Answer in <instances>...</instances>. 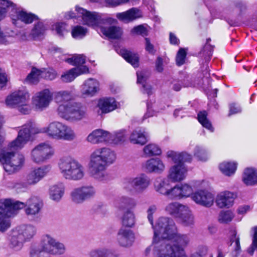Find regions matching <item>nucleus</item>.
<instances>
[{"label":"nucleus","mask_w":257,"mask_h":257,"mask_svg":"<svg viewBox=\"0 0 257 257\" xmlns=\"http://www.w3.org/2000/svg\"><path fill=\"white\" fill-rule=\"evenodd\" d=\"M39 133H45L49 138L56 140L72 141L76 138L70 126L59 121H53L47 126L39 128L34 122L29 121L22 126L17 138L10 144L11 150L21 149L31 140L32 135Z\"/></svg>","instance_id":"obj_1"},{"label":"nucleus","mask_w":257,"mask_h":257,"mask_svg":"<svg viewBox=\"0 0 257 257\" xmlns=\"http://www.w3.org/2000/svg\"><path fill=\"white\" fill-rule=\"evenodd\" d=\"M116 159L115 152L106 147L94 150L89 159L88 169L90 176L98 181H107L109 179L107 168L114 163Z\"/></svg>","instance_id":"obj_2"},{"label":"nucleus","mask_w":257,"mask_h":257,"mask_svg":"<svg viewBox=\"0 0 257 257\" xmlns=\"http://www.w3.org/2000/svg\"><path fill=\"white\" fill-rule=\"evenodd\" d=\"M72 93L68 91H60L55 94V100L59 104V115L67 120H80L86 116V109L80 103L72 100Z\"/></svg>","instance_id":"obj_3"},{"label":"nucleus","mask_w":257,"mask_h":257,"mask_svg":"<svg viewBox=\"0 0 257 257\" xmlns=\"http://www.w3.org/2000/svg\"><path fill=\"white\" fill-rule=\"evenodd\" d=\"M58 167L62 176L67 180L79 181L85 175L84 166L74 158L67 156L61 158Z\"/></svg>","instance_id":"obj_4"},{"label":"nucleus","mask_w":257,"mask_h":257,"mask_svg":"<svg viewBox=\"0 0 257 257\" xmlns=\"http://www.w3.org/2000/svg\"><path fill=\"white\" fill-rule=\"evenodd\" d=\"M36 227L32 225H22L11 230L9 236V247L19 251L26 242L31 240L36 233Z\"/></svg>","instance_id":"obj_5"},{"label":"nucleus","mask_w":257,"mask_h":257,"mask_svg":"<svg viewBox=\"0 0 257 257\" xmlns=\"http://www.w3.org/2000/svg\"><path fill=\"white\" fill-rule=\"evenodd\" d=\"M150 184V177L144 173L135 177H125L122 181L123 190L132 195L142 194L149 188Z\"/></svg>","instance_id":"obj_6"},{"label":"nucleus","mask_w":257,"mask_h":257,"mask_svg":"<svg viewBox=\"0 0 257 257\" xmlns=\"http://www.w3.org/2000/svg\"><path fill=\"white\" fill-rule=\"evenodd\" d=\"M136 200L132 197L123 195L118 200L116 208L119 210H123L126 206L130 208L125 209L120 216L121 225L127 228H133L136 224V216L134 212L131 210L137 206Z\"/></svg>","instance_id":"obj_7"},{"label":"nucleus","mask_w":257,"mask_h":257,"mask_svg":"<svg viewBox=\"0 0 257 257\" xmlns=\"http://www.w3.org/2000/svg\"><path fill=\"white\" fill-rule=\"evenodd\" d=\"M5 102L8 106L16 108L22 114H28L31 110L30 94L26 89L13 92L7 96Z\"/></svg>","instance_id":"obj_8"},{"label":"nucleus","mask_w":257,"mask_h":257,"mask_svg":"<svg viewBox=\"0 0 257 257\" xmlns=\"http://www.w3.org/2000/svg\"><path fill=\"white\" fill-rule=\"evenodd\" d=\"M154 230V237L158 239L169 240L177 231V226L173 220L168 217H161L151 224Z\"/></svg>","instance_id":"obj_9"},{"label":"nucleus","mask_w":257,"mask_h":257,"mask_svg":"<svg viewBox=\"0 0 257 257\" xmlns=\"http://www.w3.org/2000/svg\"><path fill=\"white\" fill-rule=\"evenodd\" d=\"M190 236L188 234H181L178 232V229L174 236L165 240V243L171 248L169 257H188L184 248L190 242Z\"/></svg>","instance_id":"obj_10"},{"label":"nucleus","mask_w":257,"mask_h":257,"mask_svg":"<svg viewBox=\"0 0 257 257\" xmlns=\"http://www.w3.org/2000/svg\"><path fill=\"white\" fill-rule=\"evenodd\" d=\"M23 206L22 203L13 205V200L6 199L0 200V231H6L10 227L11 223L8 218L16 214V209Z\"/></svg>","instance_id":"obj_11"},{"label":"nucleus","mask_w":257,"mask_h":257,"mask_svg":"<svg viewBox=\"0 0 257 257\" xmlns=\"http://www.w3.org/2000/svg\"><path fill=\"white\" fill-rule=\"evenodd\" d=\"M55 153L53 147L48 143H41L31 151V158L37 164H41L51 158Z\"/></svg>","instance_id":"obj_12"},{"label":"nucleus","mask_w":257,"mask_h":257,"mask_svg":"<svg viewBox=\"0 0 257 257\" xmlns=\"http://www.w3.org/2000/svg\"><path fill=\"white\" fill-rule=\"evenodd\" d=\"M24 162L23 155L14 152H6L0 154V162L5 170L10 173L19 170Z\"/></svg>","instance_id":"obj_13"},{"label":"nucleus","mask_w":257,"mask_h":257,"mask_svg":"<svg viewBox=\"0 0 257 257\" xmlns=\"http://www.w3.org/2000/svg\"><path fill=\"white\" fill-rule=\"evenodd\" d=\"M96 194L97 189L94 186L86 184L73 189L70 193V197L75 203L81 204L94 198Z\"/></svg>","instance_id":"obj_14"},{"label":"nucleus","mask_w":257,"mask_h":257,"mask_svg":"<svg viewBox=\"0 0 257 257\" xmlns=\"http://www.w3.org/2000/svg\"><path fill=\"white\" fill-rule=\"evenodd\" d=\"M17 203H22L23 206L16 209V214L17 213L18 210L24 208L26 214L33 217L38 216L41 213L43 207L42 200L37 196L30 197L27 200L25 203L13 200V206H15Z\"/></svg>","instance_id":"obj_15"},{"label":"nucleus","mask_w":257,"mask_h":257,"mask_svg":"<svg viewBox=\"0 0 257 257\" xmlns=\"http://www.w3.org/2000/svg\"><path fill=\"white\" fill-rule=\"evenodd\" d=\"M42 248L43 251L53 255H62L66 251L64 244L57 241L49 234H45L42 236Z\"/></svg>","instance_id":"obj_16"},{"label":"nucleus","mask_w":257,"mask_h":257,"mask_svg":"<svg viewBox=\"0 0 257 257\" xmlns=\"http://www.w3.org/2000/svg\"><path fill=\"white\" fill-rule=\"evenodd\" d=\"M75 10L82 17L84 24L97 29L98 31L100 26L104 25L108 21L107 19L101 18L96 13L88 11L78 6L75 7Z\"/></svg>","instance_id":"obj_17"},{"label":"nucleus","mask_w":257,"mask_h":257,"mask_svg":"<svg viewBox=\"0 0 257 257\" xmlns=\"http://www.w3.org/2000/svg\"><path fill=\"white\" fill-rule=\"evenodd\" d=\"M152 250L155 257H169L171 248L165 243V240L158 239L154 237L152 244L145 250L146 255H148Z\"/></svg>","instance_id":"obj_18"},{"label":"nucleus","mask_w":257,"mask_h":257,"mask_svg":"<svg viewBox=\"0 0 257 257\" xmlns=\"http://www.w3.org/2000/svg\"><path fill=\"white\" fill-rule=\"evenodd\" d=\"M53 99V93L49 89H45L35 94L32 97V104L37 110L47 108Z\"/></svg>","instance_id":"obj_19"},{"label":"nucleus","mask_w":257,"mask_h":257,"mask_svg":"<svg viewBox=\"0 0 257 257\" xmlns=\"http://www.w3.org/2000/svg\"><path fill=\"white\" fill-rule=\"evenodd\" d=\"M51 167L48 165L33 169L25 177L26 185H35L47 175Z\"/></svg>","instance_id":"obj_20"},{"label":"nucleus","mask_w":257,"mask_h":257,"mask_svg":"<svg viewBox=\"0 0 257 257\" xmlns=\"http://www.w3.org/2000/svg\"><path fill=\"white\" fill-rule=\"evenodd\" d=\"M191 198L196 204L209 207L214 203L213 195L206 190L199 189L193 192Z\"/></svg>","instance_id":"obj_21"},{"label":"nucleus","mask_w":257,"mask_h":257,"mask_svg":"<svg viewBox=\"0 0 257 257\" xmlns=\"http://www.w3.org/2000/svg\"><path fill=\"white\" fill-rule=\"evenodd\" d=\"M9 8L11 9L12 13L11 14V17L13 20V23L15 25H16V22L18 20H20L25 24H30L38 19L37 16L31 13H27L23 10H20L13 3V6L10 7Z\"/></svg>","instance_id":"obj_22"},{"label":"nucleus","mask_w":257,"mask_h":257,"mask_svg":"<svg viewBox=\"0 0 257 257\" xmlns=\"http://www.w3.org/2000/svg\"><path fill=\"white\" fill-rule=\"evenodd\" d=\"M117 242L121 247L128 248L133 245L136 235L133 230L125 228H120L117 233Z\"/></svg>","instance_id":"obj_23"},{"label":"nucleus","mask_w":257,"mask_h":257,"mask_svg":"<svg viewBox=\"0 0 257 257\" xmlns=\"http://www.w3.org/2000/svg\"><path fill=\"white\" fill-rule=\"evenodd\" d=\"M154 187L158 193L171 199L173 187L171 186V181L168 177H158L156 178L154 182Z\"/></svg>","instance_id":"obj_24"},{"label":"nucleus","mask_w":257,"mask_h":257,"mask_svg":"<svg viewBox=\"0 0 257 257\" xmlns=\"http://www.w3.org/2000/svg\"><path fill=\"white\" fill-rule=\"evenodd\" d=\"M187 172L184 164H175L170 168L167 177L173 182H179L185 178Z\"/></svg>","instance_id":"obj_25"},{"label":"nucleus","mask_w":257,"mask_h":257,"mask_svg":"<svg viewBox=\"0 0 257 257\" xmlns=\"http://www.w3.org/2000/svg\"><path fill=\"white\" fill-rule=\"evenodd\" d=\"M192 187L186 183L177 184L173 187L171 199L180 200L191 196Z\"/></svg>","instance_id":"obj_26"},{"label":"nucleus","mask_w":257,"mask_h":257,"mask_svg":"<svg viewBox=\"0 0 257 257\" xmlns=\"http://www.w3.org/2000/svg\"><path fill=\"white\" fill-rule=\"evenodd\" d=\"M236 195L233 192L224 191L220 192L215 199L216 205L220 208H229L231 207Z\"/></svg>","instance_id":"obj_27"},{"label":"nucleus","mask_w":257,"mask_h":257,"mask_svg":"<svg viewBox=\"0 0 257 257\" xmlns=\"http://www.w3.org/2000/svg\"><path fill=\"white\" fill-rule=\"evenodd\" d=\"M99 89V81L96 79L91 78L84 81L81 92L84 97H92L98 93Z\"/></svg>","instance_id":"obj_28"},{"label":"nucleus","mask_w":257,"mask_h":257,"mask_svg":"<svg viewBox=\"0 0 257 257\" xmlns=\"http://www.w3.org/2000/svg\"><path fill=\"white\" fill-rule=\"evenodd\" d=\"M143 167L147 172L159 174H162L166 168L163 161L159 158H151L147 160Z\"/></svg>","instance_id":"obj_29"},{"label":"nucleus","mask_w":257,"mask_h":257,"mask_svg":"<svg viewBox=\"0 0 257 257\" xmlns=\"http://www.w3.org/2000/svg\"><path fill=\"white\" fill-rule=\"evenodd\" d=\"M110 133L101 129H96L87 137V141L93 144L110 142Z\"/></svg>","instance_id":"obj_30"},{"label":"nucleus","mask_w":257,"mask_h":257,"mask_svg":"<svg viewBox=\"0 0 257 257\" xmlns=\"http://www.w3.org/2000/svg\"><path fill=\"white\" fill-rule=\"evenodd\" d=\"M143 17L142 12L136 8H133L128 10L116 14V17L124 23H129Z\"/></svg>","instance_id":"obj_31"},{"label":"nucleus","mask_w":257,"mask_h":257,"mask_svg":"<svg viewBox=\"0 0 257 257\" xmlns=\"http://www.w3.org/2000/svg\"><path fill=\"white\" fill-rule=\"evenodd\" d=\"M88 71V68L86 66L73 68L62 74L61 79L65 83L70 82L73 81L77 76L87 73Z\"/></svg>","instance_id":"obj_32"},{"label":"nucleus","mask_w":257,"mask_h":257,"mask_svg":"<svg viewBox=\"0 0 257 257\" xmlns=\"http://www.w3.org/2000/svg\"><path fill=\"white\" fill-rule=\"evenodd\" d=\"M65 190V185L62 182L52 185L49 189V197L54 201L59 202L64 195Z\"/></svg>","instance_id":"obj_33"},{"label":"nucleus","mask_w":257,"mask_h":257,"mask_svg":"<svg viewBox=\"0 0 257 257\" xmlns=\"http://www.w3.org/2000/svg\"><path fill=\"white\" fill-rule=\"evenodd\" d=\"M104 25L100 26V28L98 30L104 36L111 39H118L122 35V31L120 28L116 26L106 27L107 24L110 22L109 19Z\"/></svg>","instance_id":"obj_34"},{"label":"nucleus","mask_w":257,"mask_h":257,"mask_svg":"<svg viewBox=\"0 0 257 257\" xmlns=\"http://www.w3.org/2000/svg\"><path fill=\"white\" fill-rule=\"evenodd\" d=\"M97 106L102 113H107L115 110L117 107V103L113 98H103L98 100Z\"/></svg>","instance_id":"obj_35"},{"label":"nucleus","mask_w":257,"mask_h":257,"mask_svg":"<svg viewBox=\"0 0 257 257\" xmlns=\"http://www.w3.org/2000/svg\"><path fill=\"white\" fill-rule=\"evenodd\" d=\"M187 206L179 202H173L168 203L165 208L166 212L175 218L181 216L184 211H185Z\"/></svg>","instance_id":"obj_36"},{"label":"nucleus","mask_w":257,"mask_h":257,"mask_svg":"<svg viewBox=\"0 0 257 257\" xmlns=\"http://www.w3.org/2000/svg\"><path fill=\"white\" fill-rule=\"evenodd\" d=\"M148 134L142 128L134 130L130 136V141L133 144L145 145L148 141Z\"/></svg>","instance_id":"obj_37"},{"label":"nucleus","mask_w":257,"mask_h":257,"mask_svg":"<svg viewBox=\"0 0 257 257\" xmlns=\"http://www.w3.org/2000/svg\"><path fill=\"white\" fill-rule=\"evenodd\" d=\"M167 157L170 159L175 164H184L186 162H190L192 159L191 155L186 152L179 153L174 151H168Z\"/></svg>","instance_id":"obj_38"},{"label":"nucleus","mask_w":257,"mask_h":257,"mask_svg":"<svg viewBox=\"0 0 257 257\" xmlns=\"http://www.w3.org/2000/svg\"><path fill=\"white\" fill-rule=\"evenodd\" d=\"M242 180L247 186H254L257 184V170L253 168H247L244 169Z\"/></svg>","instance_id":"obj_39"},{"label":"nucleus","mask_w":257,"mask_h":257,"mask_svg":"<svg viewBox=\"0 0 257 257\" xmlns=\"http://www.w3.org/2000/svg\"><path fill=\"white\" fill-rule=\"evenodd\" d=\"M120 55L134 67H139V58L138 54L122 49L120 50Z\"/></svg>","instance_id":"obj_40"},{"label":"nucleus","mask_w":257,"mask_h":257,"mask_svg":"<svg viewBox=\"0 0 257 257\" xmlns=\"http://www.w3.org/2000/svg\"><path fill=\"white\" fill-rule=\"evenodd\" d=\"M137 83L142 84L143 92L148 94V95H151L152 93V87L150 85L146 83L147 79L146 72L143 71H138L137 73Z\"/></svg>","instance_id":"obj_41"},{"label":"nucleus","mask_w":257,"mask_h":257,"mask_svg":"<svg viewBox=\"0 0 257 257\" xmlns=\"http://www.w3.org/2000/svg\"><path fill=\"white\" fill-rule=\"evenodd\" d=\"M42 75L43 71L42 69L33 67L31 72L26 77L25 81L31 84H37L39 81L40 78L43 77Z\"/></svg>","instance_id":"obj_42"},{"label":"nucleus","mask_w":257,"mask_h":257,"mask_svg":"<svg viewBox=\"0 0 257 257\" xmlns=\"http://www.w3.org/2000/svg\"><path fill=\"white\" fill-rule=\"evenodd\" d=\"M237 164L235 162H224L219 165L220 171L225 175L230 176L235 173Z\"/></svg>","instance_id":"obj_43"},{"label":"nucleus","mask_w":257,"mask_h":257,"mask_svg":"<svg viewBox=\"0 0 257 257\" xmlns=\"http://www.w3.org/2000/svg\"><path fill=\"white\" fill-rule=\"evenodd\" d=\"M179 218L182 220L183 223L185 226H191L194 223V216L188 206H187L185 211L183 212Z\"/></svg>","instance_id":"obj_44"},{"label":"nucleus","mask_w":257,"mask_h":257,"mask_svg":"<svg viewBox=\"0 0 257 257\" xmlns=\"http://www.w3.org/2000/svg\"><path fill=\"white\" fill-rule=\"evenodd\" d=\"M145 155L149 157L159 156L162 154L161 149L155 144H149L146 146L143 149Z\"/></svg>","instance_id":"obj_45"},{"label":"nucleus","mask_w":257,"mask_h":257,"mask_svg":"<svg viewBox=\"0 0 257 257\" xmlns=\"http://www.w3.org/2000/svg\"><path fill=\"white\" fill-rule=\"evenodd\" d=\"M110 142L108 143L118 144L124 142L126 139V132L124 130H120L114 133L113 134H110Z\"/></svg>","instance_id":"obj_46"},{"label":"nucleus","mask_w":257,"mask_h":257,"mask_svg":"<svg viewBox=\"0 0 257 257\" xmlns=\"http://www.w3.org/2000/svg\"><path fill=\"white\" fill-rule=\"evenodd\" d=\"M207 113L206 111H200L198 114V120L202 125L211 132H214V128L210 121L207 118Z\"/></svg>","instance_id":"obj_47"},{"label":"nucleus","mask_w":257,"mask_h":257,"mask_svg":"<svg viewBox=\"0 0 257 257\" xmlns=\"http://www.w3.org/2000/svg\"><path fill=\"white\" fill-rule=\"evenodd\" d=\"M65 61L76 67L85 66L83 64L85 63V57L83 55H75L72 57L68 58Z\"/></svg>","instance_id":"obj_48"},{"label":"nucleus","mask_w":257,"mask_h":257,"mask_svg":"<svg viewBox=\"0 0 257 257\" xmlns=\"http://www.w3.org/2000/svg\"><path fill=\"white\" fill-rule=\"evenodd\" d=\"M13 6V3L8 0H0V21L6 16L7 13H12L10 7Z\"/></svg>","instance_id":"obj_49"},{"label":"nucleus","mask_w":257,"mask_h":257,"mask_svg":"<svg viewBox=\"0 0 257 257\" xmlns=\"http://www.w3.org/2000/svg\"><path fill=\"white\" fill-rule=\"evenodd\" d=\"M231 245L234 248L232 252L234 257H237L241 250L240 245L239 237L236 235V233L234 232L230 239Z\"/></svg>","instance_id":"obj_50"},{"label":"nucleus","mask_w":257,"mask_h":257,"mask_svg":"<svg viewBox=\"0 0 257 257\" xmlns=\"http://www.w3.org/2000/svg\"><path fill=\"white\" fill-rule=\"evenodd\" d=\"M234 215L230 210L221 211L218 215V221L221 223H228L233 218Z\"/></svg>","instance_id":"obj_51"},{"label":"nucleus","mask_w":257,"mask_h":257,"mask_svg":"<svg viewBox=\"0 0 257 257\" xmlns=\"http://www.w3.org/2000/svg\"><path fill=\"white\" fill-rule=\"evenodd\" d=\"M194 155L198 160L202 161H206L208 158L207 151L203 147L196 146L195 148Z\"/></svg>","instance_id":"obj_52"},{"label":"nucleus","mask_w":257,"mask_h":257,"mask_svg":"<svg viewBox=\"0 0 257 257\" xmlns=\"http://www.w3.org/2000/svg\"><path fill=\"white\" fill-rule=\"evenodd\" d=\"M87 32L86 29L82 26L74 27L72 30V36L75 39H81L84 37Z\"/></svg>","instance_id":"obj_53"},{"label":"nucleus","mask_w":257,"mask_h":257,"mask_svg":"<svg viewBox=\"0 0 257 257\" xmlns=\"http://www.w3.org/2000/svg\"><path fill=\"white\" fill-rule=\"evenodd\" d=\"M46 30V28L43 22L39 21L35 24L32 31V35L34 37H38L43 35Z\"/></svg>","instance_id":"obj_54"},{"label":"nucleus","mask_w":257,"mask_h":257,"mask_svg":"<svg viewBox=\"0 0 257 257\" xmlns=\"http://www.w3.org/2000/svg\"><path fill=\"white\" fill-rule=\"evenodd\" d=\"M131 33L133 34L140 35L144 37L148 35V31L144 25H140L135 27L131 30Z\"/></svg>","instance_id":"obj_55"},{"label":"nucleus","mask_w":257,"mask_h":257,"mask_svg":"<svg viewBox=\"0 0 257 257\" xmlns=\"http://www.w3.org/2000/svg\"><path fill=\"white\" fill-rule=\"evenodd\" d=\"M186 54V51L184 49H179L176 58V64L178 66H181L184 63Z\"/></svg>","instance_id":"obj_56"},{"label":"nucleus","mask_w":257,"mask_h":257,"mask_svg":"<svg viewBox=\"0 0 257 257\" xmlns=\"http://www.w3.org/2000/svg\"><path fill=\"white\" fill-rule=\"evenodd\" d=\"M107 248L100 247L92 250L89 253L90 257H105Z\"/></svg>","instance_id":"obj_57"},{"label":"nucleus","mask_w":257,"mask_h":257,"mask_svg":"<svg viewBox=\"0 0 257 257\" xmlns=\"http://www.w3.org/2000/svg\"><path fill=\"white\" fill-rule=\"evenodd\" d=\"M42 70L43 71L42 76L46 79L53 80L55 79L57 76V72L54 69H50L47 70L45 69Z\"/></svg>","instance_id":"obj_58"},{"label":"nucleus","mask_w":257,"mask_h":257,"mask_svg":"<svg viewBox=\"0 0 257 257\" xmlns=\"http://www.w3.org/2000/svg\"><path fill=\"white\" fill-rule=\"evenodd\" d=\"M44 252L39 247H33L30 251V257H51Z\"/></svg>","instance_id":"obj_59"},{"label":"nucleus","mask_w":257,"mask_h":257,"mask_svg":"<svg viewBox=\"0 0 257 257\" xmlns=\"http://www.w3.org/2000/svg\"><path fill=\"white\" fill-rule=\"evenodd\" d=\"M8 78L6 72L0 68V90L6 86Z\"/></svg>","instance_id":"obj_60"},{"label":"nucleus","mask_w":257,"mask_h":257,"mask_svg":"<svg viewBox=\"0 0 257 257\" xmlns=\"http://www.w3.org/2000/svg\"><path fill=\"white\" fill-rule=\"evenodd\" d=\"M54 29L56 30L58 35L62 36L66 32L65 24L64 23H57L54 26Z\"/></svg>","instance_id":"obj_61"},{"label":"nucleus","mask_w":257,"mask_h":257,"mask_svg":"<svg viewBox=\"0 0 257 257\" xmlns=\"http://www.w3.org/2000/svg\"><path fill=\"white\" fill-rule=\"evenodd\" d=\"M157 210V206L155 205H152L149 206L147 210L148 219L151 224H153V214Z\"/></svg>","instance_id":"obj_62"},{"label":"nucleus","mask_w":257,"mask_h":257,"mask_svg":"<svg viewBox=\"0 0 257 257\" xmlns=\"http://www.w3.org/2000/svg\"><path fill=\"white\" fill-rule=\"evenodd\" d=\"M241 111V109L238 104L232 103L229 105V115L239 113Z\"/></svg>","instance_id":"obj_63"},{"label":"nucleus","mask_w":257,"mask_h":257,"mask_svg":"<svg viewBox=\"0 0 257 257\" xmlns=\"http://www.w3.org/2000/svg\"><path fill=\"white\" fill-rule=\"evenodd\" d=\"M254 234L251 243V251L250 253L252 254L254 250H257V226L253 227Z\"/></svg>","instance_id":"obj_64"}]
</instances>
